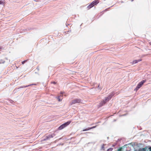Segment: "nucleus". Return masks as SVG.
<instances>
[{"label": "nucleus", "instance_id": "obj_3", "mask_svg": "<svg viewBox=\"0 0 151 151\" xmlns=\"http://www.w3.org/2000/svg\"><path fill=\"white\" fill-rule=\"evenodd\" d=\"M114 92H112L107 97L105 98V99L104 100L106 103L108 102L111 99V98L114 95Z\"/></svg>", "mask_w": 151, "mask_h": 151}, {"label": "nucleus", "instance_id": "obj_19", "mask_svg": "<svg viewBox=\"0 0 151 151\" xmlns=\"http://www.w3.org/2000/svg\"><path fill=\"white\" fill-rule=\"evenodd\" d=\"M96 127V126H93V127H90V129H91L95 128Z\"/></svg>", "mask_w": 151, "mask_h": 151}, {"label": "nucleus", "instance_id": "obj_23", "mask_svg": "<svg viewBox=\"0 0 151 151\" xmlns=\"http://www.w3.org/2000/svg\"><path fill=\"white\" fill-rule=\"evenodd\" d=\"M28 30H31V29H33V28H28Z\"/></svg>", "mask_w": 151, "mask_h": 151}, {"label": "nucleus", "instance_id": "obj_22", "mask_svg": "<svg viewBox=\"0 0 151 151\" xmlns=\"http://www.w3.org/2000/svg\"><path fill=\"white\" fill-rule=\"evenodd\" d=\"M36 69L38 70L39 71V66L37 67L36 68Z\"/></svg>", "mask_w": 151, "mask_h": 151}, {"label": "nucleus", "instance_id": "obj_6", "mask_svg": "<svg viewBox=\"0 0 151 151\" xmlns=\"http://www.w3.org/2000/svg\"><path fill=\"white\" fill-rule=\"evenodd\" d=\"M81 100L79 99H76L72 100L70 103V105L75 104L76 103H80L81 102Z\"/></svg>", "mask_w": 151, "mask_h": 151}, {"label": "nucleus", "instance_id": "obj_17", "mask_svg": "<svg viewBox=\"0 0 151 151\" xmlns=\"http://www.w3.org/2000/svg\"><path fill=\"white\" fill-rule=\"evenodd\" d=\"M113 150V148L111 147L110 148L108 149L107 150V151H112Z\"/></svg>", "mask_w": 151, "mask_h": 151}, {"label": "nucleus", "instance_id": "obj_5", "mask_svg": "<svg viewBox=\"0 0 151 151\" xmlns=\"http://www.w3.org/2000/svg\"><path fill=\"white\" fill-rule=\"evenodd\" d=\"M37 85V84L32 83V84H29V85H27V86H20L19 87L16 88L14 89V93L16 92L17 91H18V90L19 89V88H25V87H29V86H33V85H35H35Z\"/></svg>", "mask_w": 151, "mask_h": 151}, {"label": "nucleus", "instance_id": "obj_7", "mask_svg": "<svg viewBox=\"0 0 151 151\" xmlns=\"http://www.w3.org/2000/svg\"><path fill=\"white\" fill-rule=\"evenodd\" d=\"M106 103L104 100H103L99 103V104L98 106V108H100L102 106Z\"/></svg>", "mask_w": 151, "mask_h": 151}, {"label": "nucleus", "instance_id": "obj_12", "mask_svg": "<svg viewBox=\"0 0 151 151\" xmlns=\"http://www.w3.org/2000/svg\"><path fill=\"white\" fill-rule=\"evenodd\" d=\"M48 136L49 139H50V138H53V137H54L55 136V134L53 133L51 135H49Z\"/></svg>", "mask_w": 151, "mask_h": 151}, {"label": "nucleus", "instance_id": "obj_2", "mask_svg": "<svg viewBox=\"0 0 151 151\" xmlns=\"http://www.w3.org/2000/svg\"><path fill=\"white\" fill-rule=\"evenodd\" d=\"M146 81V80H143L141 82H139L136 88L134 89V91H137L144 84V83Z\"/></svg>", "mask_w": 151, "mask_h": 151}, {"label": "nucleus", "instance_id": "obj_20", "mask_svg": "<svg viewBox=\"0 0 151 151\" xmlns=\"http://www.w3.org/2000/svg\"><path fill=\"white\" fill-rule=\"evenodd\" d=\"M3 2L1 0H0V4H3Z\"/></svg>", "mask_w": 151, "mask_h": 151}, {"label": "nucleus", "instance_id": "obj_11", "mask_svg": "<svg viewBox=\"0 0 151 151\" xmlns=\"http://www.w3.org/2000/svg\"><path fill=\"white\" fill-rule=\"evenodd\" d=\"M93 5L91 3L87 7V8L88 9H89L93 6Z\"/></svg>", "mask_w": 151, "mask_h": 151}, {"label": "nucleus", "instance_id": "obj_14", "mask_svg": "<svg viewBox=\"0 0 151 151\" xmlns=\"http://www.w3.org/2000/svg\"><path fill=\"white\" fill-rule=\"evenodd\" d=\"M49 138L48 137V136H46L45 137V138L43 139V141H45L46 140L49 139Z\"/></svg>", "mask_w": 151, "mask_h": 151}, {"label": "nucleus", "instance_id": "obj_1", "mask_svg": "<svg viewBox=\"0 0 151 151\" xmlns=\"http://www.w3.org/2000/svg\"><path fill=\"white\" fill-rule=\"evenodd\" d=\"M71 121H68L67 122L61 125L58 128V129L59 130H61L64 128L65 127L68 126L71 122Z\"/></svg>", "mask_w": 151, "mask_h": 151}, {"label": "nucleus", "instance_id": "obj_10", "mask_svg": "<svg viewBox=\"0 0 151 151\" xmlns=\"http://www.w3.org/2000/svg\"><path fill=\"white\" fill-rule=\"evenodd\" d=\"M142 60L141 59H139L137 60H134L132 62V64H134L137 63L138 62Z\"/></svg>", "mask_w": 151, "mask_h": 151}, {"label": "nucleus", "instance_id": "obj_21", "mask_svg": "<svg viewBox=\"0 0 151 151\" xmlns=\"http://www.w3.org/2000/svg\"><path fill=\"white\" fill-rule=\"evenodd\" d=\"M52 83H53L54 84H55L56 83V82H55V81H53L51 82Z\"/></svg>", "mask_w": 151, "mask_h": 151}, {"label": "nucleus", "instance_id": "obj_28", "mask_svg": "<svg viewBox=\"0 0 151 151\" xmlns=\"http://www.w3.org/2000/svg\"><path fill=\"white\" fill-rule=\"evenodd\" d=\"M133 0H131V1H133Z\"/></svg>", "mask_w": 151, "mask_h": 151}, {"label": "nucleus", "instance_id": "obj_24", "mask_svg": "<svg viewBox=\"0 0 151 151\" xmlns=\"http://www.w3.org/2000/svg\"><path fill=\"white\" fill-rule=\"evenodd\" d=\"M10 102L11 103H13V101L12 100H10Z\"/></svg>", "mask_w": 151, "mask_h": 151}, {"label": "nucleus", "instance_id": "obj_9", "mask_svg": "<svg viewBox=\"0 0 151 151\" xmlns=\"http://www.w3.org/2000/svg\"><path fill=\"white\" fill-rule=\"evenodd\" d=\"M105 145H106V144H103L101 146V150H105V147L104 146Z\"/></svg>", "mask_w": 151, "mask_h": 151}, {"label": "nucleus", "instance_id": "obj_29", "mask_svg": "<svg viewBox=\"0 0 151 151\" xmlns=\"http://www.w3.org/2000/svg\"><path fill=\"white\" fill-rule=\"evenodd\" d=\"M99 86H98V88L99 87Z\"/></svg>", "mask_w": 151, "mask_h": 151}, {"label": "nucleus", "instance_id": "obj_8", "mask_svg": "<svg viewBox=\"0 0 151 151\" xmlns=\"http://www.w3.org/2000/svg\"><path fill=\"white\" fill-rule=\"evenodd\" d=\"M99 0H95L92 1L91 3L94 6L95 5H96L99 3Z\"/></svg>", "mask_w": 151, "mask_h": 151}, {"label": "nucleus", "instance_id": "obj_26", "mask_svg": "<svg viewBox=\"0 0 151 151\" xmlns=\"http://www.w3.org/2000/svg\"><path fill=\"white\" fill-rule=\"evenodd\" d=\"M149 44H150V45H151V42H150Z\"/></svg>", "mask_w": 151, "mask_h": 151}, {"label": "nucleus", "instance_id": "obj_16", "mask_svg": "<svg viewBox=\"0 0 151 151\" xmlns=\"http://www.w3.org/2000/svg\"><path fill=\"white\" fill-rule=\"evenodd\" d=\"M5 62L4 60H0V63H4Z\"/></svg>", "mask_w": 151, "mask_h": 151}, {"label": "nucleus", "instance_id": "obj_27", "mask_svg": "<svg viewBox=\"0 0 151 151\" xmlns=\"http://www.w3.org/2000/svg\"><path fill=\"white\" fill-rule=\"evenodd\" d=\"M107 9H106L105 10V11H107Z\"/></svg>", "mask_w": 151, "mask_h": 151}, {"label": "nucleus", "instance_id": "obj_13", "mask_svg": "<svg viewBox=\"0 0 151 151\" xmlns=\"http://www.w3.org/2000/svg\"><path fill=\"white\" fill-rule=\"evenodd\" d=\"M57 99L59 101H61L62 99V96H58Z\"/></svg>", "mask_w": 151, "mask_h": 151}, {"label": "nucleus", "instance_id": "obj_4", "mask_svg": "<svg viewBox=\"0 0 151 151\" xmlns=\"http://www.w3.org/2000/svg\"><path fill=\"white\" fill-rule=\"evenodd\" d=\"M134 151H151V147L150 146H146L144 148H140L138 151L137 150Z\"/></svg>", "mask_w": 151, "mask_h": 151}, {"label": "nucleus", "instance_id": "obj_30", "mask_svg": "<svg viewBox=\"0 0 151 151\" xmlns=\"http://www.w3.org/2000/svg\"><path fill=\"white\" fill-rule=\"evenodd\" d=\"M61 138H60L59 139H60Z\"/></svg>", "mask_w": 151, "mask_h": 151}, {"label": "nucleus", "instance_id": "obj_15", "mask_svg": "<svg viewBox=\"0 0 151 151\" xmlns=\"http://www.w3.org/2000/svg\"><path fill=\"white\" fill-rule=\"evenodd\" d=\"M90 129H91L90 128V127H88V128H87L86 129H83L82 131H85L88 130Z\"/></svg>", "mask_w": 151, "mask_h": 151}, {"label": "nucleus", "instance_id": "obj_18", "mask_svg": "<svg viewBox=\"0 0 151 151\" xmlns=\"http://www.w3.org/2000/svg\"><path fill=\"white\" fill-rule=\"evenodd\" d=\"M27 60H24V61H23L22 62V64H24V63H26L27 62Z\"/></svg>", "mask_w": 151, "mask_h": 151}, {"label": "nucleus", "instance_id": "obj_25", "mask_svg": "<svg viewBox=\"0 0 151 151\" xmlns=\"http://www.w3.org/2000/svg\"><path fill=\"white\" fill-rule=\"evenodd\" d=\"M2 48V47H0V51L1 50V49Z\"/></svg>", "mask_w": 151, "mask_h": 151}]
</instances>
